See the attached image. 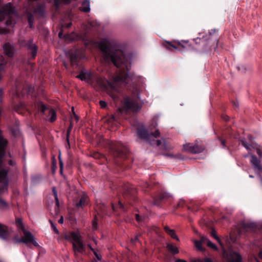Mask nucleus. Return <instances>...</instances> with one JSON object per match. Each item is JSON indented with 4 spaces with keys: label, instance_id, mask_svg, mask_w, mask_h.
I'll return each instance as SVG.
<instances>
[{
    "label": "nucleus",
    "instance_id": "nucleus-33",
    "mask_svg": "<svg viewBox=\"0 0 262 262\" xmlns=\"http://www.w3.org/2000/svg\"><path fill=\"white\" fill-rule=\"evenodd\" d=\"M210 240H209L206 236H201V240L200 241L202 242V244H207L208 243V242Z\"/></svg>",
    "mask_w": 262,
    "mask_h": 262
},
{
    "label": "nucleus",
    "instance_id": "nucleus-9",
    "mask_svg": "<svg viewBox=\"0 0 262 262\" xmlns=\"http://www.w3.org/2000/svg\"><path fill=\"white\" fill-rule=\"evenodd\" d=\"M183 149L187 152L197 154L202 151V149L199 146L195 144L188 143L183 145Z\"/></svg>",
    "mask_w": 262,
    "mask_h": 262
},
{
    "label": "nucleus",
    "instance_id": "nucleus-44",
    "mask_svg": "<svg viewBox=\"0 0 262 262\" xmlns=\"http://www.w3.org/2000/svg\"><path fill=\"white\" fill-rule=\"evenodd\" d=\"M251 155H252L251 152H249L247 155H245L244 156V157L245 158H247L249 156H250L251 157Z\"/></svg>",
    "mask_w": 262,
    "mask_h": 262
},
{
    "label": "nucleus",
    "instance_id": "nucleus-37",
    "mask_svg": "<svg viewBox=\"0 0 262 262\" xmlns=\"http://www.w3.org/2000/svg\"><path fill=\"white\" fill-rule=\"evenodd\" d=\"M136 219L138 222H140L142 220L141 217L140 216L139 214H136Z\"/></svg>",
    "mask_w": 262,
    "mask_h": 262
},
{
    "label": "nucleus",
    "instance_id": "nucleus-19",
    "mask_svg": "<svg viewBox=\"0 0 262 262\" xmlns=\"http://www.w3.org/2000/svg\"><path fill=\"white\" fill-rule=\"evenodd\" d=\"M34 108L38 111H40L44 113L46 110L47 108L41 102H37L34 104Z\"/></svg>",
    "mask_w": 262,
    "mask_h": 262
},
{
    "label": "nucleus",
    "instance_id": "nucleus-50",
    "mask_svg": "<svg viewBox=\"0 0 262 262\" xmlns=\"http://www.w3.org/2000/svg\"><path fill=\"white\" fill-rule=\"evenodd\" d=\"M259 257L262 259V251H260L258 254Z\"/></svg>",
    "mask_w": 262,
    "mask_h": 262
},
{
    "label": "nucleus",
    "instance_id": "nucleus-17",
    "mask_svg": "<svg viewBox=\"0 0 262 262\" xmlns=\"http://www.w3.org/2000/svg\"><path fill=\"white\" fill-rule=\"evenodd\" d=\"M28 48L31 51L32 57L34 58L37 54V47L36 46L32 43V41H30L27 45Z\"/></svg>",
    "mask_w": 262,
    "mask_h": 262
},
{
    "label": "nucleus",
    "instance_id": "nucleus-3",
    "mask_svg": "<svg viewBox=\"0 0 262 262\" xmlns=\"http://www.w3.org/2000/svg\"><path fill=\"white\" fill-rule=\"evenodd\" d=\"M64 237L66 240L72 243L75 254H83L85 251V247L83 243L81 235L79 232H71L64 234Z\"/></svg>",
    "mask_w": 262,
    "mask_h": 262
},
{
    "label": "nucleus",
    "instance_id": "nucleus-55",
    "mask_svg": "<svg viewBox=\"0 0 262 262\" xmlns=\"http://www.w3.org/2000/svg\"><path fill=\"white\" fill-rule=\"evenodd\" d=\"M71 25H72V23H69L67 25V27L70 28L71 26Z\"/></svg>",
    "mask_w": 262,
    "mask_h": 262
},
{
    "label": "nucleus",
    "instance_id": "nucleus-59",
    "mask_svg": "<svg viewBox=\"0 0 262 262\" xmlns=\"http://www.w3.org/2000/svg\"><path fill=\"white\" fill-rule=\"evenodd\" d=\"M74 116L75 117V118H76V120H78V119H77V116L76 115V114H74Z\"/></svg>",
    "mask_w": 262,
    "mask_h": 262
},
{
    "label": "nucleus",
    "instance_id": "nucleus-38",
    "mask_svg": "<svg viewBox=\"0 0 262 262\" xmlns=\"http://www.w3.org/2000/svg\"><path fill=\"white\" fill-rule=\"evenodd\" d=\"M13 134L15 136H17L19 134V131L18 130H16L15 131H13Z\"/></svg>",
    "mask_w": 262,
    "mask_h": 262
},
{
    "label": "nucleus",
    "instance_id": "nucleus-64",
    "mask_svg": "<svg viewBox=\"0 0 262 262\" xmlns=\"http://www.w3.org/2000/svg\"><path fill=\"white\" fill-rule=\"evenodd\" d=\"M94 242H95L96 244H97V242H96V240L94 239Z\"/></svg>",
    "mask_w": 262,
    "mask_h": 262
},
{
    "label": "nucleus",
    "instance_id": "nucleus-5",
    "mask_svg": "<svg viewBox=\"0 0 262 262\" xmlns=\"http://www.w3.org/2000/svg\"><path fill=\"white\" fill-rule=\"evenodd\" d=\"M16 224L17 226L23 230L24 233V236L20 238L15 237L13 239L15 243L18 244L20 243H23L26 244H28L29 243H32L34 246H38V243L34 240V236L32 235L31 232L27 231L25 229L21 219H17L16 221Z\"/></svg>",
    "mask_w": 262,
    "mask_h": 262
},
{
    "label": "nucleus",
    "instance_id": "nucleus-23",
    "mask_svg": "<svg viewBox=\"0 0 262 262\" xmlns=\"http://www.w3.org/2000/svg\"><path fill=\"white\" fill-rule=\"evenodd\" d=\"M70 61L72 66L77 65V56L76 54H72L70 56Z\"/></svg>",
    "mask_w": 262,
    "mask_h": 262
},
{
    "label": "nucleus",
    "instance_id": "nucleus-32",
    "mask_svg": "<svg viewBox=\"0 0 262 262\" xmlns=\"http://www.w3.org/2000/svg\"><path fill=\"white\" fill-rule=\"evenodd\" d=\"M53 192L55 196V199L56 200V204L58 206L59 205V201L58 199L57 192L55 187L53 188Z\"/></svg>",
    "mask_w": 262,
    "mask_h": 262
},
{
    "label": "nucleus",
    "instance_id": "nucleus-13",
    "mask_svg": "<svg viewBox=\"0 0 262 262\" xmlns=\"http://www.w3.org/2000/svg\"><path fill=\"white\" fill-rule=\"evenodd\" d=\"M249 143H248L246 140H242L241 143L242 145L248 151H251L252 149H254L256 144L253 142V138L251 136L248 137Z\"/></svg>",
    "mask_w": 262,
    "mask_h": 262
},
{
    "label": "nucleus",
    "instance_id": "nucleus-2",
    "mask_svg": "<svg viewBox=\"0 0 262 262\" xmlns=\"http://www.w3.org/2000/svg\"><path fill=\"white\" fill-rule=\"evenodd\" d=\"M137 134L140 138L145 140L152 145H155L157 146L162 145L163 146V149L166 148L164 139L155 140V139L159 137L160 135L158 130H157L154 133L149 134L144 126H141L138 128Z\"/></svg>",
    "mask_w": 262,
    "mask_h": 262
},
{
    "label": "nucleus",
    "instance_id": "nucleus-15",
    "mask_svg": "<svg viewBox=\"0 0 262 262\" xmlns=\"http://www.w3.org/2000/svg\"><path fill=\"white\" fill-rule=\"evenodd\" d=\"M8 231L6 226L0 224V238L5 239L8 237Z\"/></svg>",
    "mask_w": 262,
    "mask_h": 262
},
{
    "label": "nucleus",
    "instance_id": "nucleus-48",
    "mask_svg": "<svg viewBox=\"0 0 262 262\" xmlns=\"http://www.w3.org/2000/svg\"><path fill=\"white\" fill-rule=\"evenodd\" d=\"M221 143H222V144L223 146L225 147V141L223 140H221Z\"/></svg>",
    "mask_w": 262,
    "mask_h": 262
},
{
    "label": "nucleus",
    "instance_id": "nucleus-4",
    "mask_svg": "<svg viewBox=\"0 0 262 262\" xmlns=\"http://www.w3.org/2000/svg\"><path fill=\"white\" fill-rule=\"evenodd\" d=\"M211 235L218 241L222 247L223 257L227 262H242V256L238 253L232 251H229V252L226 251L223 244L221 241L220 238L216 235L215 231L213 230L212 231Z\"/></svg>",
    "mask_w": 262,
    "mask_h": 262
},
{
    "label": "nucleus",
    "instance_id": "nucleus-42",
    "mask_svg": "<svg viewBox=\"0 0 262 262\" xmlns=\"http://www.w3.org/2000/svg\"><path fill=\"white\" fill-rule=\"evenodd\" d=\"M9 164L10 165H15V163L14 161H13L12 160H10L9 161Z\"/></svg>",
    "mask_w": 262,
    "mask_h": 262
},
{
    "label": "nucleus",
    "instance_id": "nucleus-6",
    "mask_svg": "<svg viewBox=\"0 0 262 262\" xmlns=\"http://www.w3.org/2000/svg\"><path fill=\"white\" fill-rule=\"evenodd\" d=\"M108 145L110 150L116 156L122 157L123 155H125L128 151L127 148L119 142L110 141Z\"/></svg>",
    "mask_w": 262,
    "mask_h": 262
},
{
    "label": "nucleus",
    "instance_id": "nucleus-31",
    "mask_svg": "<svg viewBox=\"0 0 262 262\" xmlns=\"http://www.w3.org/2000/svg\"><path fill=\"white\" fill-rule=\"evenodd\" d=\"M49 222L51 224V227H52L53 231L55 233L58 234L59 233V231H58V230L57 229V228H56L55 224H54L51 220H50Z\"/></svg>",
    "mask_w": 262,
    "mask_h": 262
},
{
    "label": "nucleus",
    "instance_id": "nucleus-22",
    "mask_svg": "<svg viewBox=\"0 0 262 262\" xmlns=\"http://www.w3.org/2000/svg\"><path fill=\"white\" fill-rule=\"evenodd\" d=\"M50 121L51 122L55 121L56 119V113L54 110L51 109L49 111Z\"/></svg>",
    "mask_w": 262,
    "mask_h": 262
},
{
    "label": "nucleus",
    "instance_id": "nucleus-24",
    "mask_svg": "<svg viewBox=\"0 0 262 262\" xmlns=\"http://www.w3.org/2000/svg\"><path fill=\"white\" fill-rule=\"evenodd\" d=\"M243 227L244 228L247 229V230H250L253 229L256 227V225L253 223L247 222L244 224Z\"/></svg>",
    "mask_w": 262,
    "mask_h": 262
},
{
    "label": "nucleus",
    "instance_id": "nucleus-7",
    "mask_svg": "<svg viewBox=\"0 0 262 262\" xmlns=\"http://www.w3.org/2000/svg\"><path fill=\"white\" fill-rule=\"evenodd\" d=\"M123 107V109L125 110H132L133 111L140 110L141 107L136 100L130 99L128 97H126L124 99Z\"/></svg>",
    "mask_w": 262,
    "mask_h": 262
},
{
    "label": "nucleus",
    "instance_id": "nucleus-26",
    "mask_svg": "<svg viewBox=\"0 0 262 262\" xmlns=\"http://www.w3.org/2000/svg\"><path fill=\"white\" fill-rule=\"evenodd\" d=\"M195 247L200 251H204V249L202 247V242L200 241L195 240L193 241Z\"/></svg>",
    "mask_w": 262,
    "mask_h": 262
},
{
    "label": "nucleus",
    "instance_id": "nucleus-27",
    "mask_svg": "<svg viewBox=\"0 0 262 262\" xmlns=\"http://www.w3.org/2000/svg\"><path fill=\"white\" fill-rule=\"evenodd\" d=\"M190 262H212L210 258L198 259L196 260L191 259Z\"/></svg>",
    "mask_w": 262,
    "mask_h": 262
},
{
    "label": "nucleus",
    "instance_id": "nucleus-57",
    "mask_svg": "<svg viewBox=\"0 0 262 262\" xmlns=\"http://www.w3.org/2000/svg\"><path fill=\"white\" fill-rule=\"evenodd\" d=\"M165 197V195L164 194H162V196L160 198L161 199H164Z\"/></svg>",
    "mask_w": 262,
    "mask_h": 262
},
{
    "label": "nucleus",
    "instance_id": "nucleus-25",
    "mask_svg": "<svg viewBox=\"0 0 262 262\" xmlns=\"http://www.w3.org/2000/svg\"><path fill=\"white\" fill-rule=\"evenodd\" d=\"M72 0H54L55 5L58 7L61 3L68 4L70 3Z\"/></svg>",
    "mask_w": 262,
    "mask_h": 262
},
{
    "label": "nucleus",
    "instance_id": "nucleus-10",
    "mask_svg": "<svg viewBox=\"0 0 262 262\" xmlns=\"http://www.w3.org/2000/svg\"><path fill=\"white\" fill-rule=\"evenodd\" d=\"M251 163L253 165L255 170L257 172H262V164L261 161L259 160L257 158L251 155Z\"/></svg>",
    "mask_w": 262,
    "mask_h": 262
},
{
    "label": "nucleus",
    "instance_id": "nucleus-14",
    "mask_svg": "<svg viewBox=\"0 0 262 262\" xmlns=\"http://www.w3.org/2000/svg\"><path fill=\"white\" fill-rule=\"evenodd\" d=\"M3 49L5 54L9 57H11L13 55V49L10 43H6L4 44Z\"/></svg>",
    "mask_w": 262,
    "mask_h": 262
},
{
    "label": "nucleus",
    "instance_id": "nucleus-21",
    "mask_svg": "<svg viewBox=\"0 0 262 262\" xmlns=\"http://www.w3.org/2000/svg\"><path fill=\"white\" fill-rule=\"evenodd\" d=\"M166 248L170 252L174 254H177L179 252L178 248L171 244H167Z\"/></svg>",
    "mask_w": 262,
    "mask_h": 262
},
{
    "label": "nucleus",
    "instance_id": "nucleus-36",
    "mask_svg": "<svg viewBox=\"0 0 262 262\" xmlns=\"http://www.w3.org/2000/svg\"><path fill=\"white\" fill-rule=\"evenodd\" d=\"M94 255H95L96 257L97 258V259L98 260H101V257L100 256L98 255V254L97 253V252L95 250L94 252Z\"/></svg>",
    "mask_w": 262,
    "mask_h": 262
},
{
    "label": "nucleus",
    "instance_id": "nucleus-43",
    "mask_svg": "<svg viewBox=\"0 0 262 262\" xmlns=\"http://www.w3.org/2000/svg\"><path fill=\"white\" fill-rule=\"evenodd\" d=\"M60 171L61 172L63 168V163L60 160Z\"/></svg>",
    "mask_w": 262,
    "mask_h": 262
},
{
    "label": "nucleus",
    "instance_id": "nucleus-11",
    "mask_svg": "<svg viewBox=\"0 0 262 262\" xmlns=\"http://www.w3.org/2000/svg\"><path fill=\"white\" fill-rule=\"evenodd\" d=\"M38 1H41V0H30L29 5L30 6L38 5L34 9V12L38 13L40 16H43L44 12V6L43 5H39Z\"/></svg>",
    "mask_w": 262,
    "mask_h": 262
},
{
    "label": "nucleus",
    "instance_id": "nucleus-1",
    "mask_svg": "<svg viewBox=\"0 0 262 262\" xmlns=\"http://www.w3.org/2000/svg\"><path fill=\"white\" fill-rule=\"evenodd\" d=\"M99 47L102 52L103 59L106 61H111L116 67L121 68L119 73L113 78L112 80L109 81L88 71H82L77 77L89 83L96 80L98 84L102 88L105 87V84L106 81L108 83L106 90L108 94L115 101H117L119 100V88L129 83L130 80H133V77L128 74L129 67L126 63L127 59L121 51L113 52L110 47L108 41L106 39L100 41Z\"/></svg>",
    "mask_w": 262,
    "mask_h": 262
},
{
    "label": "nucleus",
    "instance_id": "nucleus-46",
    "mask_svg": "<svg viewBox=\"0 0 262 262\" xmlns=\"http://www.w3.org/2000/svg\"><path fill=\"white\" fill-rule=\"evenodd\" d=\"M137 240H138V236H136L134 239H132L131 241H132V242L134 243V242H135Z\"/></svg>",
    "mask_w": 262,
    "mask_h": 262
},
{
    "label": "nucleus",
    "instance_id": "nucleus-41",
    "mask_svg": "<svg viewBox=\"0 0 262 262\" xmlns=\"http://www.w3.org/2000/svg\"><path fill=\"white\" fill-rule=\"evenodd\" d=\"M176 262H187V261L184 259H178L176 260Z\"/></svg>",
    "mask_w": 262,
    "mask_h": 262
},
{
    "label": "nucleus",
    "instance_id": "nucleus-16",
    "mask_svg": "<svg viewBox=\"0 0 262 262\" xmlns=\"http://www.w3.org/2000/svg\"><path fill=\"white\" fill-rule=\"evenodd\" d=\"M80 10L84 12H88L90 11V0H84L82 3V6Z\"/></svg>",
    "mask_w": 262,
    "mask_h": 262
},
{
    "label": "nucleus",
    "instance_id": "nucleus-28",
    "mask_svg": "<svg viewBox=\"0 0 262 262\" xmlns=\"http://www.w3.org/2000/svg\"><path fill=\"white\" fill-rule=\"evenodd\" d=\"M28 22L29 23L30 27L32 28L33 25V21H34V18H33V15H32L30 13L28 14Z\"/></svg>",
    "mask_w": 262,
    "mask_h": 262
},
{
    "label": "nucleus",
    "instance_id": "nucleus-52",
    "mask_svg": "<svg viewBox=\"0 0 262 262\" xmlns=\"http://www.w3.org/2000/svg\"><path fill=\"white\" fill-rule=\"evenodd\" d=\"M0 33L5 34L6 33V31L5 30H3L2 31L0 32Z\"/></svg>",
    "mask_w": 262,
    "mask_h": 262
},
{
    "label": "nucleus",
    "instance_id": "nucleus-45",
    "mask_svg": "<svg viewBox=\"0 0 262 262\" xmlns=\"http://www.w3.org/2000/svg\"><path fill=\"white\" fill-rule=\"evenodd\" d=\"M119 206L120 208H123V205L120 201L119 202Z\"/></svg>",
    "mask_w": 262,
    "mask_h": 262
},
{
    "label": "nucleus",
    "instance_id": "nucleus-47",
    "mask_svg": "<svg viewBox=\"0 0 262 262\" xmlns=\"http://www.w3.org/2000/svg\"><path fill=\"white\" fill-rule=\"evenodd\" d=\"M63 33L62 32H60L58 34V36L59 38H62Z\"/></svg>",
    "mask_w": 262,
    "mask_h": 262
},
{
    "label": "nucleus",
    "instance_id": "nucleus-60",
    "mask_svg": "<svg viewBox=\"0 0 262 262\" xmlns=\"http://www.w3.org/2000/svg\"><path fill=\"white\" fill-rule=\"evenodd\" d=\"M16 111L18 113H21V112H20V111L18 109L17 110H16Z\"/></svg>",
    "mask_w": 262,
    "mask_h": 262
},
{
    "label": "nucleus",
    "instance_id": "nucleus-35",
    "mask_svg": "<svg viewBox=\"0 0 262 262\" xmlns=\"http://www.w3.org/2000/svg\"><path fill=\"white\" fill-rule=\"evenodd\" d=\"M13 24V22L11 20V19H8L6 22V24L7 26H10L12 24Z\"/></svg>",
    "mask_w": 262,
    "mask_h": 262
},
{
    "label": "nucleus",
    "instance_id": "nucleus-62",
    "mask_svg": "<svg viewBox=\"0 0 262 262\" xmlns=\"http://www.w3.org/2000/svg\"><path fill=\"white\" fill-rule=\"evenodd\" d=\"M15 95H17V96H19V94H18L17 93H16L15 94Z\"/></svg>",
    "mask_w": 262,
    "mask_h": 262
},
{
    "label": "nucleus",
    "instance_id": "nucleus-34",
    "mask_svg": "<svg viewBox=\"0 0 262 262\" xmlns=\"http://www.w3.org/2000/svg\"><path fill=\"white\" fill-rule=\"evenodd\" d=\"M100 105L102 108H104L106 106V103L105 101L101 100L99 102Z\"/></svg>",
    "mask_w": 262,
    "mask_h": 262
},
{
    "label": "nucleus",
    "instance_id": "nucleus-20",
    "mask_svg": "<svg viewBox=\"0 0 262 262\" xmlns=\"http://www.w3.org/2000/svg\"><path fill=\"white\" fill-rule=\"evenodd\" d=\"M88 203V196L83 195L80 199L79 202L76 204L77 207H82Z\"/></svg>",
    "mask_w": 262,
    "mask_h": 262
},
{
    "label": "nucleus",
    "instance_id": "nucleus-8",
    "mask_svg": "<svg viewBox=\"0 0 262 262\" xmlns=\"http://www.w3.org/2000/svg\"><path fill=\"white\" fill-rule=\"evenodd\" d=\"M14 13V9L10 3H8L5 5L2 10H0V21L5 19L6 16H10L11 14Z\"/></svg>",
    "mask_w": 262,
    "mask_h": 262
},
{
    "label": "nucleus",
    "instance_id": "nucleus-39",
    "mask_svg": "<svg viewBox=\"0 0 262 262\" xmlns=\"http://www.w3.org/2000/svg\"><path fill=\"white\" fill-rule=\"evenodd\" d=\"M97 224L96 223H95V222H93V229L94 230H96L97 229Z\"/></svg>",
    "mask_w": 262,
    "mask_h": 262
},
{
    "label": "nucleus",
    "instance_id": "nucleus-12",
    "mask_svg": "<svg viewBox=\"0 0 262 262\" xmlns=\"http://www.w3.org/2000/svg\"><path fill=\"white\" fill-rule=\"evenodd\" d=\"M249 143H248L246 140H242L241 143L242 145L248 151H251L252 149H254L256 144L253 142V138L251 136L248 137Z\"/></svg>",
    "mask_w": 262,
    "mask_h": 262
},
{
    "label": "nucleus",
    "instance_id": "nucleus-54",
    "mask_svg": "<svg viewBox=\"0 0 262 262\" xmlns=\"http://www.w3.org/2000/svg\"><path fill=\"white\" fill-rule=\"evenodd\" d=\"M169 45H170V46L171 47H172L173 48H174V49H177L176 47V46H173V45H172V44L169 43Z\"/></svg>",
    "mask_w": 262,
    "mask_h": 262
},
{
    "label": "nucleus",
    "instance_id": "nucleus-56",
    "mask_svg": "<svg viewBox=\"0 0 262 262\" xmlns=\"http://www.w3.org/2000/svg\"><path fill=\"white\" fill-rule=\"evenodd\" d=\"M72 127H70V128L68 130V133H67V136L68 137L69 136V132H70V129Z\"/></svg>",
    "mask_w": 262,
    "mask_h": 262
},
{
    "label": "nucleus",
    "instance_id": "nucleus-58",
    "mask_svg": "<svg viewBox=\"0 0 262 262\" xmlns=\"http://www.w3.org/2000/svg\"><path fill=\"white\" fill-rule=\"evenodd\" d=\"M112 208H113V209L114 210H115V206H114V205L113 204H112Z\"/></svg>",
    "mask_w": 262,
    "mask_h": 262
},
{
    "label": "nucleus",
    "instance_id": "nucleus-51",
    "mask_svg": "<svg viewBox=\"0 0 262 262\" xmlns=\"http://www.w3.org/2000/svg\"><path fill=\"white\" fill-rule=\"evenodd\" d=\"M223 118L226 121H227L229 119H228V117H227V116H223Z\"/></svg>",
    "mask_w": 262,
    "mask_h": 262
},
{
    "label": "nucleus",
    "instance_id": "nucleus-49",
    "mask_svg": "<svg viewBox=\"0 0 262 262\" xmlns=\"http://www.w3.org/2000/svg\"><path fill=\"white\" fill-rule=\"evenodd\" d=\"M88 247L93 251L94 252L95 250L92 247L91 245H88Z\"/></svg>",
    "mask_w": 262,
    "mask_h": 262
},
{
    "label": "nucleus",
    "instance_id": "nucleus-29",
    "mask_svg": "<svg viewBox=\"0 0 262 262\" xmlns=\"http://www.w3.org/2000/svg\"><path fill=\"white\" fill-rule=\"evenodd\" d=\"M254 149L256 150L259 158L260 159L262 158V149H260L259 146L258 145L256 144L255 146H254Z\"/></svg>",
    "mask_w": 262,
    "mask_h": 262
},
{
    "label": "nucleus",
    "instance_id": "nucleus-40",
    "mask_svg": "<svg viewBox=\"0 0 262 262\" xmlns=\"http://www.w3.org/2000/svg\"><path fill=\"white\" fill-rule=\"evenodd\" d=\"M58 223L61 224H62L63 223V218L62 216H61L60 219L59 220Z\"/></svg>",
    "mask_w": 262,
    "mask_h": 262
},
{
    "label": "nucleus",
    "instance_id": "nucleus-61",
    "mask_svg": "<svg viewBox=\"0 0 262 262\" xmlns=\"http://www.w3.org/2000/svg\"><path fill=\"white\" fill-rule=\"evenodd\" d=\"M55 164V159L54 158L53 164L54 165Z\"/></svg>",
    "mask_w": 262,
    "mask_h": 262
},
{
    "label": "nucleus",
    "instance_id": "nucleus-30",
    "mask_svg": "<svg viewBox=\"0 0 262 262\" xmlns=\"http://www.w3.org/2000/svg\"><path fill=\"white\" fill-rule=\"evenodd\" d=\"M207 245L210 247V248L214 250H217V246L214 245L212 242H211L210 241H208V243L207 244Z\"/></svg>",
    "mask_w": 262,
    "mask_h": 262
},
{
    "label": "nucleus",
    "instance_id": "nucleus-63",
    "mask_svg": "<svg viewBox=\"0 0 262 262\" xmlns=\"http://www.w3.org/2000/svg\"><path fill=\"white\" fill-rule=\"evenodd\" d=\"M249 177H250V178H253V176L252 175H250V176H249Z\"/></svg>",
    "mask_w": 262,
    "mask_h": 262
},
{
    "label": "nucleus",
    "instance_id": "nucleus-18",
    "mask_svg": "<svg viewBox=\"0 0 262 262\" xmlns=\"http://www.w3.org/2000/svg\"><path fill=\"white\" fill-rule=\"evenodd\" d=\"M164 229L165 232L169 235L172 238L177 239V241H179V239L177 235L175 233L174 230L172 229H170L168 227L165 226L164 227Z\"/></svg>",
    "mask_w": 262,
    "mask_h": 262
},
{
    "label": "nucleus",
    "instance_id": "nucleus-53",
    "mask_svg": "<svg viewBox=\"0 0 262 262\" xmlns=\"http://www.w3.org/2000/svg\"><path fill=\"white\" fill-rule=\"evenodd\" d=\"M32 88L31 87H29L28 88V92H29V93L31 92L32 91Z\"/></svg>",
    "mask_w": 262,
    "mask_h": 262
}]
</instances>
